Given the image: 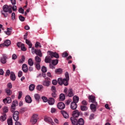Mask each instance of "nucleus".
<instances>
[{"label": "nucleus", "mask_w": 125, "mask_h": 125, "mask_svg": "<svg viewBox=\"0 0 125 125\" xmlns=\"http://www.w3.org/2000/svg\"><path fill=\"white\" fill-rule=\"evenodd\" d=\"M35 47H38L39 46V47H42V45H41V43L40 42H36L35 45Z\"/></svg>", "instance_id": "nucleus-48"}, {"label": "nucleus", "mask_w": 125, "mask_h": 125, "mask_svg": "<svg viewBox=\"0 0 125 125\" xmlns=\"http://www.w3.org/2000/svg\"><path fill=\"white\" fill-rule=\"evenodd\" d=\"M51 90L53 92H56V87L55 86H52L51 87Z\"/></svg>", "instance_id": "nucleus-54"}, {"label": "nucleus", "mask_w": 125, "mask_h": 125, "mask_svg": "<svg viewBox=\"0 0 125 125\" xmlns=\"http://www.w3.org/2000/svg\"><path fill=\"white\" fill-rule=\"evenodd\" d=\"M70 121L72 123V125H78V120L77 118L75 117H71L70 118Z\"/></svg>", "instance_id": "nucleus-12"}, {"label": "nucleus", "mask_w": 125, "mask_h": 125, "mask_svg": "<svg viewBox=\"0 0 125 125\" xmlns=\"http://www.w3.org/2000/svg\"><path fill=\"white\" fill-rule=\"evenodd\" d=\"M78 124L79 125H84V121H83V118H80L78 120Z\"/></svg>", "instance_id": "nucleus-30"}, {"label": "nucleus", "mask_w": 125, "mask_h": 125, "mask_svg": "<svg viewBox=\"0 0 125 125\" xmlns=\"http://www.w3.org/2000/svg\"><path fill=\"white\" fill-rule=\"evenodd\" d=\"M58 62H59V61L57 59L53 60H52L51 63H52L53 65H54L55 66H56V65H57L58 64Z\"/></svg>", "instance_id": "nucleus-33"}, {"label": "nucleus", "mask_w": 125, "mask_h": 125, "mask_svg": "<svg viewBox=\"0 0 125 125\" xmlns=\"http://www.w3.org/2000/svg\"><path fill=\"white\" fill-rule=\"evenodd\" d=\"M81 110L82 111H87V107L84 105H81Z\"/></svg>", "instance_id": "nucleus-42"}, {"label": "nucleus", "mask_w": 125, "mask_h": 125, "mask_svg": "<svg viewBox=\"0 0 125 125\" xmlns=\"http://www.w3.org/2000/svg\"><path fill=\"white\" fill-rule=\"evenodd\" d=\"M6 113H8V107L4 106L3 107V114L4 115H6Z\"/></svg>", "instance_id": "nucleus-26"}, {"label": "nucleus", "mask_w": 125, "mask_h": 125, "mask_svg": "<svg viewBox=\"0 0 125 125\" xmlns=\"http://www.w3.org/2000/svg\"><path fill=\"white\" fill-rule=\"evenodd\" d=\"M63 92H64L65 95L68 96V97H73V96H74V92L72 88H69L68 90L67 88H65L64 89Z\"/></svg>", "instance_id": "nucleus-2"}, {"label": "nucleus", "mask_w": 125, "mask_h": 125, "mask_svg": "<svg viewBox=\"0 0 125 125\" xmlns=\"http://www.w3.org/2000/svg\"><path fill=\"white\" fill-rule=\"evenodd\" d=\"M72 116L73 117L72 118H75V119H77V118H78L80 116V112L79 110H74L73 112Z\"/></svg>", "instance_id": "nucleus-10"}, {"label": "nucleus", "mask_w": 125, "mask_h": 125, "mask_svg": "<svg viewBox=\"0 0 125 125\" xmlns=\"http://www.w3.org/2000/svg\"><path fill=\"white\" fill-rule=\"evenodd\" d=\"M21 49L22 51H26L27 50V49H26V47H25V46H24V44L21 45Z\"/></svg>", "instance_id": "nucleus-50"}, {"label": "nucleus", "mask_w": 125, "mask_h": 125, "mask_svg": "<svg viewBox=\"0 0 125 125\" xmlns=\"http://www.w3.org/2000/svg\"><path fill=\"white\" fill-rule=\"evenodd\" d=\"M44 121L46 122V123H48V124H51V123H52V119L50 117H45Z\"/></svg>", "instance_id": "nucleus-22"}, {"label": "nucleus", "mask_w": 125, "mask_h": 125, "mask_svg": "<svg viewBox=\"0 0 125 125\" xmlns=\"http://www.w3.org/2000/svg\"><path fill=\"white\" fill-rule=\"evenodd\" d=\"M25 62V57L24 56H22L21 59L19 61V63L20 64H23Z\"/></svg>", "instance_id": "nucleus-34"}, {"label": "nucleus", "mask_w": 125, "mask_h": 125, "mask_svg": "<svg viewBox=\"0 0 125 125\" xmlns=\"http://www.w3.org/2000/svg\"><path fill=\"white\" fill-rule=\"evenodd\" d=\"M1 14L3 15L4 18H6L8 16V13L7 12L1 11Z\"/></svg>", "instance_id": "nucleus-40"}, {"label": "nucleus", "mask_w": 125, "mask_h": 125, "mask_svg": "<svg viewBox=\"0 0 125 125\" xmlns=\"http://www.w3.org/2000/svg\"><path fill=\"white\" fill-rule=\"evenodd\" d=\"M41 70L42 73H46V72H47V69H46V67L44 66H42Z\"/></svg>", "instance_id": "nucleus-43"}, {"label": "nucleus", "mask_w": 125, "mask_h": 125, "mask_svg": "<svg viewBox=\"0 0 125 125\" xmlns=\"http://www.w3.org/2000/svg\"><path fill=\"white\" fill-rule=\"evenodd\" d=\"M43 87L42 86V85H38L37 86V90H39V91H41V90H42V88Z\"/></svg>", "instance_id": "nucleus-45"}, {"label": "nucleus", "mask_w": 125, "mask_h": 125, "mask_svg": "<svg viewBox=\"0 0 125 125\" xmlns=\"http://www.w3.org/2000/svg\"><path fill=\"white\" fill-rule=\"evenodd\" d=\"M34 53H36V55H38L40 57H42V51L40 49H36L34 51Z\"/></svg>", "instance_id": "nucleus-13"}, {"label": "nucleus", "mask_w": 125, "mask_h": 125, "mask_svg": "<svg viewBox=\"0 0 125 125\" xmlns=\"http://www.w3.org/2000/svg\"><path fill=\"white\" fill-rule=\"evenodd\" d=\"M58 83L60 85H63V79L62 78H60L58 79Z\"/></svg>", "instance_id": "nucleus-37"}, {"label": "nucleus", "mask_w": 125, "mask_h": 125, "mask_svg": "<svg viewBox=\"0 0 125 125\" xmlns=\"http://www.w3.org/2000/svg\"><path fill=\"white\" fill-rule=\"evenodd\" d=\"M60 99L61 101H64V100H65V95L61 94L60 95Z\"/></svg>", "instance_id": "nucleus-39"}, {"label": "nucleus", "mask_w": 125, "mask_h": 125, "mask_svg": "<svg viewBox=\"0 0 125 125\" xmlns=\"http://www.w3.org/2000/svg\"><path fill=\"white\" fill-rule=\"evenodd\" d=\"M62 70L61 68H58L55 70V73H56L57 74H62Z\"/></svg>", "instance_id": "nucleus-41"}, {"label": "nucleus", "mask_w": 125, "mask_h": 125, "mask_svg": "<svg viewBox=\"0 0 125 125\" xmlns=\"http://www.w3.org/2000/svg\"><path fill=\"white\" fill-rule=\"evenodd\" d=\"M25 42L26 44H28L29 46V48H32V46H33V44H32V42H31V41L29 40H26Z\"/></svg>", "instance_id": "nucleus-27"}, {"label": "nucleus", "mask_w": 125, "mask_h": 125, "mask_svg": "<svg viewBox=\"0 0 125 125\" xmlns=\"http://www.w3.org/2000/svg\"><path fill=\"white\" fill-rule=\"evenodd\" d=\"M28 64L30 66H32L34 65V61H33V59H32V58H30L28 59Z\"/></svg>", "instance_id": "nucleus-29"}, {"label": "nucleus", "mask_w": 125, "mask_h": 125, "mask_svg": "<svg viewBox=\"0 0 125 125\" xmlns=\"http://www.w3.org/2000/svg\"><path fill=\"white\" fill-rule=\"evenodd\" d=\"M35 84H31L29 86V89L30 91H33V90L35 89Z\"/></svg>", "instance_id": "nucleus-36"}, {"label": "nucleus", "mask_w": 125, "mask_h": 125, "mask_svg": "<svg viewBox=\"0 0 125 125\" xmlns=\"http://www.w3.org/2000/svg\"><path fill=\"white\" fill-rule=\"evenodd\" d=\"M6 120V114H2V115L0 117L1 122H4Z\"/></svg>", "instance_id": "nucleus-25"}, {"label": "nucleus", "mask_w": 125, "mask_h": 125, "mask_svg": "<svg viewBox=\"0 0 125 125\" xmlns=\"http://www.w3.org/2000/svg\"><path fill=\"white\" fill-rule=\"evenodd\" d=\"M54 102H55V101L53 98H50L48 100V103L49 105H53V104H54Z\"/></svg>", "instance_id": "nucleus-23"}, {"label": "nucleus", "mask_w": 125, "mask_h": 125, "mask_svg": "<svg viewBox=\"0 0 125 125\" xmlns=\"http://www.w3.org/2000/svg\"><path fill=\"white\" fill-rule=\"evenodd\" d=\"M10 78L11 79V81H13V82H14V81H15V80H16V76H15V74H14V72H11Z\"/></svg>", "instance_id": "nucleus-17"}, {"label": "nucleus", "mask_w": 125, "mask_h": 125, "mask_svg": "<svg viewBox=\"0 0 125 125\" xmlns=\"http://www.w3.org/2000/svg\"><path fill=\"white\" fill-rule=\"evenodd\" d=\"M68 55H69L68 54V53L64 52V53H62V57L65 58V57H67Z\"/></svg>", "instance_id": "nucleus-55"}, {"label": "nucleus", "mask_w": 125, "mask_h": 125, "mask_svg": "<svg viewBox=\"0 0 125 125\" xmlns=\"http://www.w3.org/2000/svg\"><path fill=\"white\" fill-rule=\"evenodd\" d=\"M71 102H72V100L71 99L67 100V101H65V104L66 105H69Z\"/></svg>", "instance_id": "nucleus-51"}, {"label": "nucleus", "mask_w": 125, "mask_h": 125, "mask_svg": "<svg viewBox=\"0 0 125 125\" xmlns=\"http://www.w3.org/2000/svg\"><path fill=\"white\" fill-rule=\"evenodd\" d=\"M12 31V27L11 28H7V31H5V34L6 35H7L8 36H10L11 35V33Z\"/></svg>", "instance_id": "nucleus-20"}, {"label": "nucleus", "mask_w": 125, "mask_h": 125, "mask_svg": "<svg viewBox=\"0 0 125 125\" xmlns=\"http://www.w3.org/2000/svg\"><path fill=\"white\" fill-rule=\"evenodd\" d=\"M52 83V84H53L54 85H56V84H57V83L58 82L56 80H53Z\"/></svg>", "instance_id": "nucleus-59"}, {"label": "nucleus", "mask_w": 125, "mask_h": 125, "mask_svg": "<svg viewBox=\"0 0 125 125\" xmlns=\"http://www.w3.org/2000/svg\"><path fill=\"white\" fill-rule=\"evenodd\" d=\"M90 109L93 112H95L96 111V105L93 104H90Z\"/></svg>", "instance_id": "nucleus-24"}, {"label": "nucleus", "mask_w": 125, "mask_h": 125, "mask_svg": "<svg viewBox=\"0 0 125 125\" xmlns=\"http://www.w3.org/2000/svg\"><path fill=\"white\" fill-rule=\"evenodd\" d=\"M61 114L63 116V118L65 119H68L69 118V114L67 112L65 111L64 110H62L61 111Z\"/></svg>", "instance_id": "nucleus-15"}, {"label": "nucleus", "mask_w": 125, "mask_h": 125, "mask_svg": "<svg viewBox=\"0 0 125 125\" xmlns=\"http://www.w3.org/2000/svg\"><path fill=\"white\" fill-rule=\"evenodd\" d=\"M42 99L43 102H47V101H48V100L47 99V98L45 97H42Z\"/></svg>", "instance_id": "nucleus-52"}, {"label": "nucleus", "mask_w": 125, "mask_h": 125, "mask_svg": "<svg viewBox=\"0 0 125 125\" xmlns=\"http://www.w3.org/2000/svg\"><path fill=\"white\" fill-rule=\"evenodd\" d=\"M65 79H63L62 80V84H64V85L67 86L68 84H69V80H70V78L69 77V73L68 72H66L65 73Z\"/></svg>", "instance_id": "nucleus-3"}, {"label": "nucleus", "mask_w": 125, "mask_h": 125, "mask_svg": "<svg viewBox=\"0 0 125 125\" xmlns=\"http://www.w3.org/2000/svg\"><path fill=\"white\" fill-rule=\"evenodd\" d=\"M22 75H23V72H22L21 71H19L18 72L19 78H21V77H22Z\"/></svg>", "instance_id": "nucleus-56"}, {"label": "nucleus", "mask_w": 125, "mask_h": 125, "mask_svg": "<svg viewBox=\"0 0 125 125\" xmlns=\"http://www.w3.org/2000/svg\"><path fill=\"white\" fill-rule=\"evenodd\" d=\"M15 103H18V102L17 101H14L13 103L11 106V112L12 113H13V118L14 119V121L15 122H18V120H19V112L18 111H15V107H16V104H15Z\"/></svg>", "instance_id": "nucleus-1"}, {"label": "nucleus", "mask_w": 125, "mask_h": 125, "mask_svg": "<svg viewBox=\"0 0 125 125\" xmlns=\"http://www.w3.org/2000/svg\"><path fill=\"white\" fill-rule=\"evenodd\" d=\"M7 123L8 125H13V122H12V119H8Z\"/></svg>", "instance_id": "nucleus-47"}, {"label": "nucleus", "mask_w": 125, "mask_h": 125, "mask_svg": "<svg viewBox=\"0 0 125 125\" xmlns=\"http://www.w3.org/2000/svg\"><path fill=\"white\" fill-rule=\"evenodd\" d=\"M77 107H78V105H77V103L75 102H72L70 108L72 109V110H76L77 109Z\"/></svg>", "instance_id": "nucleus-18"}, {"label": "nucleus", "mask_w": 125, "mask_h": 125, "mask_svg": "<svg viewBox=\"0 0 125 125\" xmlns=\"http://www.w3.org/2000/svg\"><path fill=\"white\" fill-rule=\"evenodd\" d=\"M11 44V42L9 40H7L4 41V43L0 44V47H3V46H9Z\"/></svg>", "instance_id": "nucleus-8"}, {"label": "nucleus", "mask_w": 125, "mask_h": 125, "mask_svg": "<svg viewBox=\"0 0 125 125\" xmlns=\"http://www.w3.org/2000/svg\"><path fill=\"white\" fill-rule=\"evenodd\" d=\"M35 60L36 62V63H41L42 62V59L38 56L35 57Z\"/></svg>", "instance_id": "nucleus-31"}, {"label": "nucleus", "mask_w": 125, "mask_h": 125, "mask_svg": "<svg viewBox=\"0 0 125 125\" xmlns=\"http://www.w3.org/2000/svg\"><path fill=\"white\" fill-rule=\"evenodd\" d=\"M8 8L9 9V14L12 13V6L11 5H9L8 6Z\"/></svg>", "instance_id": "nucleus-53"}, {"label": "nucleus", "mask_w": 125, "mask_h": 125, "mask_svg": "<svg viewBox=\"0 0 125 125\" xmlns=\"http://www.w3.org/2000/svg\"><path fill=\"white\" fill-rule=\"evenodd\" d=\"M19 18L20 21H21V22H24V21H25V18L21 15L19 17Z\"/></svg>", "instance_id": "nucleus-46"}, {"label": "nucleus", "mask_w": 125, "mask_h": 125, "mask_svg": "<svg viewBox=\"0 0 125 125\" xmlns=\"http://www.w3.org/2000/svg\"><path fill=\"white\" fill-rule=\"evenodd\" d=\"M6 59H7L6 55L3 54L2 57L0 59V62H2V64H5V63H6Z\"/></svg>", "instance_id": "nucleus-11"}, {"label": "nucleus", "mask_w": 125, "mask_h": 125, "mask_svg": "<svg viewBox=\"0 0 125 125\" xmlns=\"http://www.w3.org/2000/svg\"><path fill=\"white\" fill-rule=\"evenodd\" d=\"M57 107L60 110H64L65 109V104L62 102L59 103L57 104Z\"/></svg>", "instance_id": "nucleus-9"}, {"label": "nucleus", "mask_w": 125, "mask_h": 125, "mask_svg": "<svg viewBox=\"0 0 125 125\" xmlns=\"http://www.w3.org/2000/svg\"><path fill=\"white\" fill-rule=\"evenodd\" d=\"M22 69L24 73H27L28 72V65L26 64H23L22 65Z\"/></svg>", "instance_id": "nucleus-16"}, {"label": "nucleus", "mask_w": 125, "mask_h": 125, "mask_svg": "<svg viewBox=\"0 0 125 125\" xmlns=\"http://www.w3.org/2000/svg\"><path fill=\"white\" fill-rule=\"evenodd\" d=\"M79 97L75 96L73 97V102H74L75 103H78V102H79Z\"/></svg>", "instance_id": "nucleus-35"}, {"label": "nucleus", "mask_w": 125, "mask_h": 125, "mask_svg": "<svg viewBox=\"0 0 125 125\" xmlns=\"http://www.w3.org/2000/svg\"><path fill=\"white\" fill-rule=\"evenodd\" d=\"M89 100V103H94V104H97V103H96V100H95V97L93 95H90L88 97V98Z\"/></svg>", "instance_id": "nucleus-7"}, {"label": "nucleus", "mask_w": 125, "mask_h": 125, "mask_svg": "<svg viewBox=\"0 0 125 125\" xmlns=\"http://www.w3.org/2000/svg\"><path fill=\"white\" fill-rule=\"evenodd\" d=\"M38 117L39 115L38 114H34L30 120V123L32 124V125H35L38 122Z\"/></svg>", "instance_id": "nucleus-4"}, {"label": "nucleus", "mask_w": 125, "mask_h": 125, "mask_svg": "<svg viewBox=\"0 0 125 125\" xmlns=\"http://www.w3.org/2000/svg\"><path fill=\"white\" fill-rule=\"evenodd\" d=\"M48 54H49L51 57V58H52L53 57H55V58L58 59L59 58V54L56 52H53L51 51H48L47 52Z\"/></svg>", "instance_id": "nucleus-5"}, {"label": "nucleus", "mask_w": 125, "mask_h": 125, "mask_svg": "<svg viewBox=\"0 0 125 125\" xmlns=\"http://www.w3.org/2000/svg\"><path fill=\"white\" fill-rule=\"evenodd\" d=\"M42 84L43 85H44V86H49V85L50 84V78H45L44 81L43 82Z\"/></svg>", "instance_id": "nucleus-6"}, {"label": "nucleus", "mask_w": 125, "mask_h": 125, "mask_svg": "<svg viewBox=\"0 0 125 125\" xmlns=\"http://www.w3.org/2000/svg\"><path fill=\"white\" fill-rule=\"evenodd\" d=\"M34 97L36 101H37L38 103H39L40 100L41 99V97L40 96V95H39V94H35L34 95Z\"/></svg>", "instance_id": "nucleus-28"}, {"label": "nucleus", "mask_w": 125, "mask_h": 125, "mask_svg": "<svg viewBox=\"0 0 125 125\" xmlns=\"http://www.w3.org/2000/svg\"><path fill=\"white\" fill-rule=\"evenodd\" d=\"M45 63H51V59L50 58V57H46L45 58Z\"/></svg>", "instance_id": "nucleus-32"}, {"label": "nucleus", "mask_w": 125, "mask_h": 125, "mask_svg": "<svg viewBox=\"0 0 125 125\" xmlns=\"http://www.w3.org/2000/svg\"><path fill=\"white\" fill-rule=\"evenodd\" d=\"M2 9L3 11H2L4 12H8V13H9V9L8 8V5H4L2 7Z\"/></svg>", "instance_id": "nucleus-19"}, {"label": "nucleus", "mask_w": 125, "mask_h": 125, "mask_svg": "<svg viewBox=\"0 0 125 125\" xmlns=\"http://www.w3.org/2000/svg\"><path fill=\"white\" fill-rule=\"evenodd\" d=\"M35 68L37 70H41V63H35Z\"/></svg>", "instance_id": "nucleus-38"}, {"label": "nucleus", "mask_w": 125, "mask_h": 125, "mask_svg": "<svg viewBox=\"0 0 125 125\" xmlns=\"http://www.w3.org/2000/svg\"><path fill=\"white\" fill-rule=\"evenodd\" d=\"M25 102L26 103H32V98L30 96H26L25 97Z\"/></svg>", "instance_id": "nucleus-21"}, {"label": "nucleus", "mask_w": 125, "mask_h": 125, "mask_svg": "<svg viewBox=\"0 0 125 125\" xmlns=\"http://www.w3.org/2000/svg\"><path fill=\"white\" fill-rule=\"evenodd\" d=\"M10 74V70H9V69H8L6 72L5 76L6 77L7 76H9Z\"/></svg>", "instance_id": "nucleus-61"}, {"label": "nucleus", "mask_w": 125, "mask_h": 125, "mask_svg": "<svg viewBox=\"0 0 125 125\" xmlns=\"http://www.w3.org/2000/svg\"><path fill=\"white\" fill-rule=\"evenodd\" d=\"M7 87L8 88H12V84L11 83L7 84Z\"/></svg>", "instance_id": "nucleus-64"}, {"label": "nucleus", "mask_w": 125, "mask_h": 125, "mask_svg": "<svg viewBox=\"0 0 125 125\" xmlns=\"http://www.w3.org/2000/svg\"><path fill=\"white\" fill-rule=\"evenodd\" d=\"M19 12H20V13H21L22 14H24V9H23L22 8H20L19 9Z\"/></svg>", "instance_id": "nucleus-57"}, {"label": "nucleus", "mask_w": 125, "mask_h": 125, "mask_svg": "<svg viewBox=\"0 0 125 125\" xmlns=\"http://www.w3.org/2000/svg\"><path fill=\"white\" fill-rule=\"evenodd\" d=\"M3 102L4 104H9L11 102V98L10 97H6L5 99L3 100Z\"/></svg>", "instance_id": "nucleus-14"}, {"label": "nucleus", "mask_w": 125, "mask_h": 125, "mask_svg": "<svg viewBox=\"0 0 125 125\" xmlns=\"http://www.w3.org/2000/svg\"><path fill=\"white\" fill-rule=\"evenodd\" d=\"M12 20H15V13H12Z\"/></svg>", "instance_id": "nucleus-60"}, {"label": "nucleus", "mask_w": 125, "mask_h": 125, "mask_svg": "<svg viewBox=\"0 0 125 125\" xmlns=\"http://www.w3.org/2000/svg\"><path fill=\"white\" fill-rule=\"evenodd\" d=\"M12 58L13 60H15V59L17 58V56L16 55V54H14L12 56Z\"/></svg>", "instance_id": "nucleus-62"}, {"label": "nucleus", "mask_w": 125, "mask_h": 125, "mask_svg": "<svg viewBox=\"0 0 125 125\" xmlns=\"http://www.w3.org/2000/svg\"><path fill=\"white\" fill-rule=\"evenodd\" d=\"M82 103V105H84V106H86V105H87V102L85 100L83 101Z\"/></svg>", "instance_id": "nucleus-58"}, {"label": "nucleus", "mask_w": 125, "mask_h": 125, "mask_svg": "<svg viewBox=\"0 0 125 125\" xmlns=\"http://www.w3.org/2000/svg\"><path fill=\"white\" fill-rule=\"evenodd\" d=\"M49 67L50 69H55V65H54V64H52L51 63L49 64Z\"/></svg>", "instance_id": "nucleus-49"}, {"label": "nucleus", "mask_w": 125, "mask_h": 125, "mask_svg": "<svg viewBox=\"0 0 125 125\" xmlns=\"http://www.w3.org/2000/svg\"><path fill=\"white\" fill-rule=\"evenodd\" d=\"M6 92L8 96H9V95H11L12 92H11V90H10V89H6Z\"/></svg>", "instance_id": "nucleus-44"}, {"label": "nucleus", "mask_w": 125, "mask_h": 125, "mask_svg": "<svg viewBox=\"0 0 125 125\" xmlns=\"http://www.w3.org/2000/svg\"><path fill=\"white\" fill-rule=\"evenodd\" d=\"M22 44H22V43H21V42H19L17 43V45L18 47H21Z\"/></svg>", "instance_id": "nucleus-63"}]
</instances>
